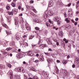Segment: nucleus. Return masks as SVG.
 Instances as JSON below:
<instances>
[{"mask_svg":"<svg viewBox=\"0 0 79 79\" xmlns=\"http://www.w3.org/2000/svg\"><path fill=\"white\" fill-rule=\"evenodd\" d=\"M19 16H23V14H21L19 15Z\"/></svg>","mask_w":79,"mask_h":79,"instance_id":"nucleus-59","label":"nucleus"},{"mask_svg":"<svg viewBox=\"0 0 79 79\" xmlns=\"http://www.w3.org/2000/svg\"><path fill=\"white\" fill-rule=\"evenodd\" d=\"M76 62H77V64H79V60H76Z\"/></svg>","mask_w":79,"mask_h":79,"instance_id":"nucleus-39","label":"nucleus"},{"mask_svg":"<svg viewBox=\"0 0 79 79\" xmlns=\"http://www.w3.org/2000/svg\"><path fill=\"white\" fill-rule=\"evenodd\" d=\"M29 76L30 77H33V75L31 73H30L29 74Z\"/></svg>","mask_w":79,"mask_h":79,"instance_id":"nucleus-31","label":"nucleus"},{"mask_svg":"<svg viewBox=\"0 0 79 79\" xmlns=\"http://www.w3.org/2000/svg\"><path fill=\"white\" fill-rule=\"evenodd\" d=\"M29 63H32V60H30V61H29Z\"/></svg>","mask_w":79,"mask_h":79,"instance_id":"nucleus-60","label":"nucleus"},{"mask_svg":"<svg viewBox=\"0 0 79 79\" xmlns=\"http://www.w3.org/2000/svg\"><path fill=\"white\" fill-rule=\"evenodd\" d=\"M63 63L64 64H66L67 63H68V60H63Z\"/></svg>","mask_w":79,"mask_h":79,"instance_id":"nucleus-19","label":"nucleus"},{"mask_svg":"<svg viewBox=\"0 0 79 79\" xmlns=\"http://www.w3.org/2000/svg\"><path fill=\"white\" fill-rule=\"evenodd\" d=\"M41 46L42 47H40V48L41 49H43V48L45 47H48V46L46 44H42L41 45Z\"/></svg>","mask_w":79,"mask_h":79,"instance_id":"nucleus-5","label":"nucleus"},{"mask_svg":"<svg viewBox=\"0 0 79 79\" xmlns=\"http://www.w3.org/2000/svg\"><path fill=\"white\" fill-rule=\"evenodd\" d=\"M23 43H24L23 41H20V44H23Z\"/></svg>","mask_w":79,"mask_h":79,"instance_id":"nucleus-48","label":"nucleus"},{"mask_svg":"<svg viewBox=\"0 0 79 79\" xmlns=\"http://www.w3.org/2000/svg\"><path fill=\"white\" fill-rule=\"evenodd\" d=\"M75 21H78V20H79V18H76L75 19Z\"/></svg>","mask_w":79,"mask_h":79,"instance_id":"nucleus-47","label":"nucleus"},{"mask_svg":"<svg viewBox=\"0 0 79 79\" xmlns=\"http://www.w3.org/2000/svg\"><path fill=\"white\" fill-rule=\"evenodd\" d=\"M53 5V1H50L49 2V4L48 5L49 7H51Z\"/></svg>","mask_w":79,"mask_h":79,"instance_id":"nucleus-6","label":"nucleus"},{"mask_svg":"<svg viewBox=\"0 0 79 79\" xmlns=\"http://www.w3.org/2000/svg\"><path fill=\"white\" fill-rule=\"evenodd\" d=\"M46 41L48 42V44H52V42L48 38L46 39Z\"/></svg>","mask_w":79,"mask_h":79,"instance_id":"nucleus-11","label":"nucleus"},{"mask_svg":"<svg viewBox=\"0 0 79 79\" xmlns=\"http://www.w3.org/2000/svg\"><path fill=\"white\" fill-rule=\"evenodd\" d=\"M19 36L17 35L16 36V39L17 40H19V39H20V37H19Z\"/></svg>","mask_w":79,"mask_h":79,"instance_id":"nucleus-32","label":"nucleus"},{"mask_svg":"<svg viewBox=\"0 0 79 79\" xmlns=\"http://www.w3.org/2000/svg\"><path fill=\"white\" fill-rule=\"evenodd\" d=\"M35 45H34V44H33L32 45V48H34V47H35Z\"/></svg>","mask_w":79,"mask_h":79,"instance_id":"nucleus-53","label":"nucleus"},{"mask_svg":"<svg viewBox=\"0 0 79 79\" xmlns=\"http://www.w3.org/2000/svg\"><path fill=\"white\" fill-rule=\"evenodd\" d=\"M34 37V35H31L29 37V39H32Z\"/></svg>","mask_w":79,"mask_h":79,"instance_id":"nucleus-22","label":"nucleus"},{"mask_svg":"<svg viewBox=\"0 0 79 79\" xmlns=\"http://www.w3.org/2000/svg\"><path fill=\"white\" fill-rule=\"evenodd\" d=\"M59 34H60V35H61V34H62V35L63 34V32L62 31H60Z\"/></svg>","mask_w":79,"mask_h":79,"instance_id":"nucleus-50","label":"nucleus"},{"mask_svg":"<svg viewBox=\"0 0 79 79\" xmlns=\"http://www.w3.org/2000/svg\"><path fill=\"white\" fill-rule=\"evenodd\" d=\"M31 71H35V72L37 71L36 69L32 67V68H31Z\"/></svg>","mask_w":79,"mask_h":79,"instance_id":"nucleus-24","label":"nucleus"},{"mask_svg":"<svg viewBox=\"0 0 79 79\" xmlns=\"http://www.w3.org/2000/svg\"><path fill=\"white\" fill-rule=\"evenodd\" d=\"M32 10H35V8H34V7H32Z\"/></svg>","mask_w":79,"mask_h":79,"instance_id":"nucleus-56","label":"nucleus"},{"mask_svg":"<svg viewBox=\"0 0 79 79\" xmlns=\"http://www.w3.org/2000/svg\"><path fill=\"white\" fill-rule=\"evenodd\" d=\"M63 40L65 42V44H68V40H66V38H64Z\"/></svg>","mask_w":79,"mask_h":79,"instance_id":"nucleus-21","label":"nucleus"},{"mask_svg":"<svg viewBox=\"0 0 79 79\" xmlns=\"http://www.w3.org/2000/svg\"><path fill=\"white\" fill-rule=\"evenodd\" d=\"M33 21H34V22H35L36 23H37V19H34Z\"/></svg>","mask_w":79,"mask_h":79,"instance_id":"nucleus-54","label":"nucleus"},{"mask_svg":"<svg viewBox=\"0 0 79 79\" xmlns=\"http://www.w3.org/2000/svg\"><path fill=\"white\" fill-rule=\"evenodd\" d=\"M23 47H26V46H28V44L26 42H24L23 44Z\"/></svg>","mask_w":79,"mask_h":79,"instance_id":"nucleus-15","label":"nucleus"},{"mask_svg":"<svg viewBox=\"0 0 79 79\" xmlns=\"http://www.w3.org/2000/svg\"><path fill=\"white\" fill-rule=\"evenodd\" d=\"M7 66H8V67L9 68H11V65L10 64H7Z\"/></svg>","mask_w":79,"mask_h":79,"instance_id":"nucleus-23","label":"nucleus"},{"mask_svg":"<svg viewBox=\"0 0 79 79\" xmlns=\"http://www.w3.org/2000/svg\"><path fill=\"white\" fill-rule=\"evenodd\" d=\"M22 72L23 73H25V70H24L23 68V70H22Z\"/></svg>","mask_w":79,"mask_h":79,"instance_id":"nucleus-38","label":"nucleus"},{"mask_svg":"<svg viewBox=\"0 0 79 79\" xmlns=\"http://www.w3.org/2000/svg\"><path fill=\"white\" fill-rule=\"evenodd\" d=\"M1 52H2L4 53V54H5L6 55V56H8V55L9 56H10V55H9V53H8V52H5V51H1Z\"/></svg>","mask_w":79,"mask_h":79,"instance_id":"nucleus-10","label":"nucleus"},{"mask_svg":"<svg viewBox=\"0 0 79 79\" xmlns=\"http://www.w3.org/2000/svg\"><path fill=\"white\" fill-rule=\"evenodd\" d=\"M74 25L75 26H77V23L75 22L74 23Z\"/></svg>","mask_w":79,"mask_h":79,"instance_id":"nucleus-52","label":"nucleus"},{"mask_svg":"<svg viewBox=\"0 0 79 79\" xmlns=\"http://www.w3.org/2000/svg\"><path fill=\"white\" fill-rule=\"evenodd\" d=\"M34 3V1L31 0L30 1V3Z\"/></svg>","mask_w":79,"mask_h":79,"instance_id":"nucleus-44","label":"nucleus"},{"mask_svg":"<svg viewBox=\"0 0 79 79\" xmlns=\"http://www.w3.org/2000/svg\"><path fill=\"white\" fill-rule=\"evenodd\" d=\"M7 45H8L7 43H5L3 45L4 47H7Z\"/></svg>","mask_w":79,"mask_h":79,"instance_id":"nucleus-34","label":"nucleus"},{"mask_svg":"<svg viewBox=\"0 0 79 79\" xmlns=\"http://www.w3.org/2000/svg\"><path fill=\"white\" fill-rule=\"evenodd\" d=\"M46 26L47 27H49V26H50V25H49L48 24V23L47 22L46 23Z\"/></svg>","mask_w":79,"mask_h":79,"instance_id":"nucleus-41","label":"nucleus"},{"mask_svg":"<svg viewBox=\"0 0 79 79\" xmlns=\"http://www.w3.org/2000/svg\"><path fill=\"white\" fill-rule=\"evenodd\" d=\"M57 63H60V60H57L56 61Z\"/></svg>","mask_w":79,"mask_h":79,"instance_id":"nucleus-62","label":"nucleus"},{"mask_svg":"<svg viewBox=\"0 0 79 79\" xmlns=\"http://www.w3.org/2000/svg\"><path fill=\"white\" fill-rule=\"evenodd\" d=\"M33 11L35 13H37V11L36 10H34Z\"/></svg>","mask_w":79,"mask_h":79,"instance_id":"nucleus-61","label":"nucleus"},{"mask_svg":"<svg viewBox=\"0 0 79 79\" xmlns=\"http://www.w3.org/2000/svg\"><path fill=\"white\" fill-rule=\"evenodd\" d=\"M53 46L54 48H56V44H55V45H53Z\"/></svg>","mask_w":79,"mask_h":79,"instance_id":"nucleus-58","label":"nucleus"},{"mask_svg":"<svg viewBox=\"0 0 79 79\" xmlns=\"http://www.w3.org/2000/svg\"><path fill=\"white\" fill-rule=\"evenodd\" d=\"M23 69V67L19 68L17 69V71L22 72V70Z\"/></svg>","mask_w":79,"mask_h":79,"instance_id":"nucleus-9","label":"nucleus"},{"mask_svg":"<svg viewBox=\"0 0 79 79\" xmlns=\"http://www.w3.org/2000/svg\"><path fill=\"white\" fill-rule=\"evenodd\" d=\"M37 23H41V20H40V19H37Z\"/></svg>","mask_w":79,"mask_h":79,"instance_id":"nucleus-28","label":"nucleus"},{"mask_svg":"<svg viewBox=\"0 0 79 79\" xmlns=\"http://www.w3.org/2000/svg\"><path fill=\"white\" fill-rule=\"evenodd\" d=\"M40 59L41 61H44V56H42V55H40L39 56Z\"/></svg>","mask_w":79,"mask_h":79,"instance_id":"nucleus-8","label":"nucleus"},{"mask_svg":"<svg viewBox=\"0 0 79 79\" xmlns=\"http://www.w3.org/2000/svg\"><path fill=\"white\" fill-rule=\"evenodd\" d=\"M7 51H10V50H12V48H7L6 49Z\"/></svg>","mask_w":79,"mask_h":79,"instance_id":"nucleus-25","label":"nucleus"},{"mask_svg":"<svg viewBox=\"0 0 79 79\" xmlns=\"http://www.w3.org/2000/svg\"><path fill=\"white\" fill-rule=\"evenodd\" d=\"M65 21H66L67 23H70V20H69L68 18H65L64 19Z\"/></svg>","mask_w":79,"mask_h":79,"instance_id":"nucleus-12","label":"nucleus"},{"mask_svg":"<svg viewBox=\"0 0 79 79\" xmlns=\"http://www.w3.org/2000/svg\"><path fill=\"white\" fill-rule=\"evenodd\" d=\"M56 45H57V46H58V45H59L60 44H59V43L58 42H56Z\"/></svg>","mask_w":79,"mask_h":79,"instance_id":"nucleus-43","label":"nucleus"},{"mask_svg":"<svg viewBox=\"0 0 79 79\" xmlns=\"http://www.w3.org/2000/svg\"><path fill=\"white\" fill-rule=\"evenodd\" d=\"M39 56V55L38 54H37L36 55V56Z\"/></svg>","mask_w":79,"mask_h":79,"instance_id":"nucleus-64","label":"nucleus"},{"mask_svg":"<svg viewBox=\"0 0 79 79\" xmlns=\"http://www.w3.org/2000/svg\"><path fill=\"white\" fill-rule=\"evenodd\" d=\"M54 41V42H57V40H53Z\"/></svg>","mask_w":79,"mask_h":79,"instance_id":"nucleus-63","label":"nucleus"},{"mask_svg":"<svg viewBox=\"0 0 79 79\" xmlns=\"http://www.w3.org/2000/svg\"><path fill=\"white\" fill-rule=\"evenodd\" d=\"M39 61V60H36L35 61V63H38V62Z\"/></svg>","mask_w":79,"mask_h":79,"instance_id":"nucleus-49","label":"nucleus"},{"mask_svg":"<svg viewBox=\"0 0 79 79\" xmlns=\"http://www.w3.org/2000/svg\"><path fill=\"white\" fill-rule=\"evenodd\" d=\"M10 7L9 6H6V9L7 10H9V9H10Z\"/></svg>","mask_w":79,"mask_h":79,"instance_id":"nucleus-35","label":"nucleus"},{"mask_svg":"<svg viewBox=\"0 0 79 79\" xmlns=\"http://www.w3.org/2000/svg\"><path fill=\"white\" fill-rule=\"evenodd\" d=\"M14 79H20L19 76H17L15 77Z\"/></svg>","mask_w":79,"mask_h":79,"instance_id":"nucleus-27","label":"nucleus"},{"mask_svg":"<svg viewBox=\"0 0 79 79\" xmlns=\"http://www.w3.org/2000/svg\"><path fill=\"white\" fill-rule=\"evenodd\" d=\"M15 43L14 42H11L10 43V45H15Z\"/></svg>","mask_w":79,"mask_h":79,"instance_id":"nucleus-29","label":"nucleus"},{"mask_svg":"<svg viewBox=\"0 0 79 79\" xmlns=\"http://www.w3.org/2000/svg\"><path fill=\"white\" fill-rule=\"evenodd\" d=\"M26 55V52H20L18 55V57L19 58H23V56H25Z\"/></svg>","mask_w":79,"mask_h":79,"instance_id":"nucleus-2","label":"nucleus"},{"mask_svg":"<svg viewBox=\"0 0 79 79\" xmlns=\"http://www.w3.org/2000/svg\"><path fill=\"white\" fill-rule=\"evenodd\" d=\"M21 6H19L18 7V9H19V10H20V9H21Z\"/></svg>","mask_w":79,"mask_h":79,"instance_id":"nucleus-51","label":"nucleus"},{"mask_svg":"<svg viewBox=\"0 0 79 79\" xmlns=\"http://www.w3.org/2000/svg\"><path fill=\"white\" fill-rule=\"evenodd\" d=\"M12 6H13V7H15L16 6L15 5V4L14 3V2H12Z\"/></svg>","mask_w":79,"mask_h":79,"instance_id":"nucleus-30","label":"nucleus"},{"mask_svg":"<svg viewBox=\"0 0 79 79\" xmlns=\"http://www.w3.org/2000/svg\"><path fill=\"white\" fill-rule=\"evenodd\" d=\"M70 25L69 24L67 25L66 26V28H68V29H69L70 28Z\"/></svg>","mask_w":79,"mask_h":79,"instance_id":"nucleus-26","label":"nucleus"},{"mask_svg":"<svg viewBox=\"0 0 79 79\" xmlns=\"http://www.w3.org/2000/svg\"><path fill=\"white\" fill-rule=\"evenodd\" d=\"M15 24L16 25L15 28L18 29V27H19V26L20 23L18 22V20H16V19L15 20Z\"/></svg>","mask_w":79,"mask_h":79,"instance_id":"nucleus-1","label":"nucleus"},{"mask_svg":"<svg viewBox=\"0 0 79 79\" xmlns=\"http://www.w3.org/2000/svg\"><path fill=\"white\" fill-rule=\"evenodd\" d=\"M35 29L36 30H37V31H38L39 30V29H40L39 28V27H35Z\"/></svg>","mask_w":79,"mask_h":79,"instance_id":"nucleus-36","label":"nucleus"},{"mask_svg":"<svg viewBox=\"0 0 79 79\" xmlns=\"http://www.w3.org/2000/svg\"><path fill=\"white\" fill-rule=\"evenodd\" d=\"M6 32L7 35H11V31H6Z\"/></svg>","mask_w":79,"mask_h":79,"instance_id":"nucleus-16","label":"nucleus"},{"mask_svg":"<svg viewBox=\"0 0 79 79\" xmlns=\"http://www.w3.org/2000/svg\"><path fill=\"white\" fill-rule=\"evenodd\" d=\"M71 3H69L68 4V6H69V7L70 6H71Z\"/></svg>","mask_w":79,"mask_h":79,"instance_id":"nucleus-45","label":"nucleus"},{"mask_svg":"<svg viewBox=\"0 0 79 79\" xmlns=\"http://www.w3.org/2000/svg\"><path fill=\"white\" fill-rule=\"evenodd\" d=\"M8 74H10V79H13V72L11 70H10L8 72Z\"/></svg>","mask_w":79,"mask_h":79,"instance_id":"nucleus-4","label":"nucleus"},{"mask_svg":"<svg viewBox=\"0 0 79 79\" xmlns=\"http://www.w3.org/2000/svg\"><path fill=\"white\" fill-rule=\"evenodd\" d=\"M71 21L72 22V23H74V21L73 19H71Z\"/></svg>","mask_w":79,"mask_h":79,"instance_id":"nucleus-57","label":"nucleus"},{"mask_svg":"<svg viewBox=\"0 0 79 79\" xmlns=\"http://www.w3.org/2000/svg\"><path fill=\"white\" fill-rule=\"evenodd\" d=\"M27 55L29 56H33L34 54L32 53V52L29 51L28 52Z\"/></svg>","mask_w":79,"mask_h":79,"instance_id":"nucleus-7","label":"nucleus"},{"mask_svg":"<svg viewBox=\"0 0 79 79\" xmlns=\"http://www.w3.org/2000/svg\"><path fill=\"white\" fill-rule=\"evenodd\" d=\"M53 20L54 21H58L60 20V19L58 16H56L54 17Z\"/></svg>","mask_w":79,"mask_h":79,"instance_id":"nucleus-3","label":"nucleus"},{"mask_svg":"<svg viewBox=\"0 0 79 79\" xmlns=\"http://www.w3.org/2000/svg\"><path fill=\"white\" fill-rule=\"evenodd\" d=\"M27 76H26V75H24V79H27Z\"/></svg>","mask_w":79,"mask_h":79,"instance_id":"nucleus-42","label":"nucleus"},{"mask_svg":"<svg viewBox=\"0 0 79 79\" xmlns=\"http://www.w3.org/2000/svg\"><path fill=\"white\" fill-rule=\"evenodd\" d=\"M43 42V40L40 39V40L39 41V43H42Z\"/></svg>","mask_w":79,"mask_h":79,"instance_id":"nucleus-33","label":"nucleus"},{"mask_svg":"<svg viewBox=\"0 0 79 79\" xmlns=\"http://www.w3.org/2000/svg\"><path fill=\"white\" fill-rule=\"evenodd\" d=\"M36 53H39V51H38V50H37L36 51Z\"/></svg>","mask_w":79,"mask_h":79,"instance_id":"nucleus-55","label":"nucleus"},{"mask_svg":"<svg viewBox=\"0 0 79 79\" xmlns=\"http://www.w3.org/2000/svg\"><path fill=\"white\" fill-rule=\"evenodd\" d=\"M8 14H9V15H11L12 16H13V12L12 11H11V12L8 11Z\"/></svg>","mask_w":79,"mask_h":79,"instance_id":"nucleus-18","label":"nucleus"},{"mask_svg":"<svg viewBox=\"0 0 79 79\" xmlns=\"http://www.w3.org/2000/svg\"><path fill=\"white\" fill-rule=\"evenodd\" d=\"M75 65H74V64H73L72 65V68H74L75 67Z\"/></svg>","mask_w":79,"mask_h":79,"instance_id":"nucleus-46","label":"nucleus"},{"mask_svg":"<svg viewBox=\"0 0 79 79\" xmlns=\"http://www.w3.org/2000/svg\"><path fill=\"white\" fill-rule=\"evenodd\" d=\"M26 29L27 31H31V27L29 26L26 27Z\"/></svg>","mask_w":79,"mask_h":79,"instance_id":"nucleus-20","label":"nucleus"},{"mask_svg":"<svg viewBox=\"0 0 79 79\" xmlns=\"http://www.w3.org/2000/svg\"><path fill=\"white\" fill-rule=\"evenodd\" d=\"M2 25L3 26V27H5V28H8V26H7V25L4 23H2Z\"/></svg>","mask_w":79,"mask_h":79,"instance_id":"nucleus-14","label":"nucleus"},{"mask_svg":"<svg viewBox=\"0 0 79 79\" xmlns=\"http://www.w3.org/2000/svg\"><path fill=\"white\" fill-rule=\"evenodd\" d=\"M48 21L49 23H50L51 24H53V23L52 22V20H51L50 19L48 20Z\"/></svg>","mask_w":79,"mask_h":79,"instance_id":"nucleus-40","label":"nucleus"},{"mask_svg":"<svg viewBox=\"0 0 79 79\" xmlns=\"http://www.w3.org/2000/svg\"><path fill=\"white\" fill-rule=\"evenodd\" d=\"M4 68H5V65H4L0 64V69H4Z\"/></svg>","mask_w":79,"mask_h":79,"instance_id":"nucleus-13","label":"nucleus"},{"mask_svg":"<svg viewBox=\"0 0 79 79\" xmlns=\"http://www.w3.org/2000/svg\"><path fill=\"white\" fill-rule=\"evenodd\" d=\"M48 63H50V62H52V61H53V59L51 58H49L48 59Z\"/></svg>","mask_w":79,"mask_h":79,"instance_id":"nucleus-17","label":"nucleus"},{"mask_svg":"<svg viewBox=\"0 0 79 79\" xmlns=\"http://www.w3.org/2000/svg\"><path fill=\"white\" fill-rule=\"evenodd\" d=\"M23 37L24 38V39H26V38H27V36L26 35H23Z\"/></svg>","mask_w":79,"mask_h":79,"instance_id":"nucleus-37","label":"nucleus"}]
</instances>
